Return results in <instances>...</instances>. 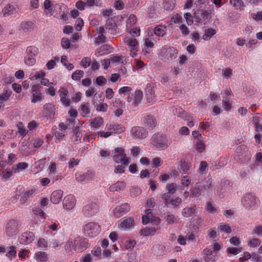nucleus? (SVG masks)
<instances>
[{
	"instance_id": "09e8293b",
	"label": "nucleus",
	"mask_w": 262,
	"mask_h": 262,
	"mask_svg": "<svg viewBox=\"0 0 262 262\" xmlns=\"http://www.w3.org/2000/svg\"><path fill=\"white\" fill-rule=\"evenodd\" d=\"M105 36L103 34H100L95 38V42L96 44H99L105 42Z\"/></svg>"
},
{
	"instance_id": "a18cd8bd",
	"label": "nucleus",
	"mask_w": 262,
	"mask_h": 262,
	"mask_svg": "<svg viewBox=\"0 0 262 262\" xmlns=\"http://www.w3.org/2000/svg\"><path fill=\"white\" fill-rule=\"evenodd\" d=\"M165 219L168 224L174 223L176 220L175 216L173 214H168L165 216Z\"/></svg>"
},
{
	"instance_id": "473e14b6",
	"label": "nucleus",
	"mask_w": 262,
	"mask_h": 262,
	"mask_svg": "<svg viewBox=\"0 0 262 262\" xmlns=\"http://www.w3.org/2000/svg\"><path fill=\"white\" fill-rule=\"evenodd\" d=\"M166 188L168 190V192L169 194L174 193L177 189V185L176 183H170L167 185Z\"/></svg>"
},
{
	"instance_id": "680f3d73",
	"label": "nucleus",
	"mask_w": 262,
	"mask_h": 262,
	"mask_svg": "<svg viewBox=\"0 0 262 262\" xmlns=\"http://www.w3.org/2000/svg\"><path fill=\"white\" fill-rule=\"evenodd\" d=\"M194 18L197 23H201L203 21L202 18L200 15V10H198L194 12Z\"/></svg>"
},
{
	"instance_id": "0eeeda50",
	"label": "nucleus",
	"mask_w": 262,
	"mask_h": 262,
	"mask_svg": "<svg viewBox=\"0 0 262 262\" xmlns=\"http://www.w3.org/2000/svg\"><path fill=\"white\" fill-rule=\"evenodd\" d=\"M130 210V206L127 203H124L115 208L114 211V215L116 217H120L124 214L128 212Z\"/></svg>"
},
{
	"instance_id": "79ce46f5",
	"label": "nucleus",
	"mask_w": 262,
	"mask_h": 262,
	"mask_svg": "<svg viewBox=\"0 0 262 262\" xmlns=\"http://www.w3.org/2000/svg\"><path fill=\"white\" fill-rule=\"evenodd\" d=\"M184 17H185L186 23L188 25H191L193 23L192 15L190 13L187 12L184 14Z\"/></svg>"
},
{
	"instance_id": "dca6fc26",
	"label": "nucleus",
	"mask_w": 262,
	"mask_h": 262,
	"mask_svg": "<svg viewBox=\"0 0 262 262\" xmlns=\"http://www.w3.org/2000/svg\"><path fill=\"white\" fill-rule=\"evenodd\" d=\"M80 107L82 116L84 117H88L90 113V104L88 102L82 103Z\"/></svg>"
},
{
	"instance_id": "f704fd0d",
	"label": "nucleus",
	"mask_w": 262,
	"mask_h": 262,
	"mask_svg": "<svg viewBox=\"0 0 262 262\" xmlns=\"http://www.w3.org/2000/svg\"><path fill=\"white\" fill-rule=\"evenodd\" d=\"M261 243L260 240L258 238H253L248 242V246L251 247L258 246Z\"/></svg>"
},
{
	"instance_id": "9b49d317",
	"label": "nucleus",
	"mask_w": 262,
	"mask_h": 262,
	"mask_svg": "<svg viewBox=\"0 0 262 262\" xmlns=\"http://www.w3.org/2000/svg\"><path fill=\"white\" fill-rule=\"evenodd\" d=\"M135 224L134 219L132 217H128L121 222L120 226L123 230H126L133 227Z\"/></svg>"
},
{
	"instance_id": "e2e57ef3",
	"label": "nucleus",
	"mask_w": 262,
	"mask_h": 262,
	"mask_svg": "<svg viewBox=\"0 0 262 262\" xmlns=\"http://www.w3.org/2000/svg\"><path fill=\"white\" fill-rule=\"evenodd\" d=\"M191 195L193 196L197 197L201 195V189L199 187L193 188L191 190Z\"/></svg>"
},
{
	"instance_id": "5701e85b",
	"label": "nucleus",
	"mask_w": 262,
	"mask_h": 262,
	"mask_svg": "<svg viewBox=\"0 0 262 262\" xmlns=\"http://www.w3.org/2000/svg\"><path fill=\"white\" fill-rule=\"evenodd\" d=\"M216 33V31L213 28H208L205 30V34L202 38L205 40H208Z\"/></svg>"
},
{
	"instance_id": "bf43d9fd",
	"label": "nucleus",
	"mask_w": 262,
	"mask_h": 262,
	"mask_svg": "<svg viewBox=\"0 0 262 262\" xmlns=\"http://www.w3.org/2000/svg\"><path fill=\"white\" fill-rule=\"evenodd\" d=\"M86 6V3H84L82 1H78L76 4V7L77 9L80 10H83Z\"/></svg>"
},
{
	"instance_id": "864d4df0",
	"label": "nucleus",
	"mask_w": 262,
	"mask_h": 262,
	"mask_svg": "<svg viewBox=\"0 0 262 262\" xmlns=\"http://www.w3.org/2000/svg\"><path fill=\"white\" fill-rule=\"evenodd\" d=\"M46 76V73L42 71H40L39 72H36L35 75L32 77V78H34L36 79L39 78H43Z\"/></svg>"
},
{
	"instance_id": "c756f323",
	"label": "nucleus",
	"mask_w": 262,
	"mask_h": 262,
	"mask_svg": "<svg viewBox=\"0 0 262 262\" xmlns=\"http://www.w3.org/2000/svg\"><path fill=\"white\" fill-rule=\"evenodd\" d=\"M84 72L82 70H76L72 75V78L74 80H79L83 76Z\"/></svg>"
},
{
	"instance_id": "6e6552de",
	"label": "nucleus",
	"mask_w": 262,
	"mask_h": 262,
	"mask_svg": "<svg viewBox=\"0 0 262 262\" xmlns=\"http://www.w3.org/2000/svg\"><path fill=\"white\" fill-rule=\"evenodd\" d=\"M40 86L38 84L34 85L32 87V102L36 103L42 99L41 93L40 92Z\"/></svg>"
},
{
	"instance_id": "412c9836",
	"label": "nucleus",
	"mask_w": 262,
	"mask_h": 262,
	"mask_svg": "<svg viewBox=\"0 0 262 262\" xmlns=\"http://www.w3.org/2000/svg\"><path fill=\"white\" fill-rule=\"evenodd\" d=\"M35 192V189H31L25 192L20 199V202L24 204L28 199L33 195Z\"/></svg>"
},
{
	"instance_id": "f3484780",
	"label": "nucleus",
	"mask_w": 262,
	"mask_h": 262,
	"mask_svg": "<svg viewBox=\"0 0 262 262\" xmlns=\"http://www.w3.org/2000/svg\"><path fill=\"white\" fill-rule=\"evenodd\" d=\"M125 186V184L123 182L119 181L111 185L110 189L112 192L118 191L124 189Z\"/></svg>"
},
{
	"instance_id": "58836bf2",
	"label": "nucleus",
	"mask_w": 262,
	"mask_h": 262,
	"mask_svg": "<svg viewBox=\"0 0 262 262\" xmlns=\"http://www.w3.org/2000/svg\"><path fill=\"white\" fill-rule=\"evenodd\" d=\"M230 3L236 9H241L243 6L242 0H230Z\"/></svg>"
},
{
	"instance_id": "4d7b16f0",
	"label": "nucleus",
	"mask_w": 262,
	"mask_h": 262,
	"mask_svg": "<svg viewBox=\"0 0 262 262\" xmlns=\"http://www.w3.org/2000/svg\"><path fill=\"white\" fill-rule=\"evenodd\" d=\"M171 19H172V21L174 23H175V24L180 23H182V16H180L178 14H175L172 17Z\"/></svg>"
},
{
	"instance_id": "39448f33",
	"label": "nucleus",
	"mask_w": 262,
	"mask_h": 262,
	"mask_svg": "<svg viewBox=\"0 0 262 262\" xmlns=\"http://www.w3.org/2000/svg\"><path fill=\"white\" fill-rule=\"evenodd\" d=\"M75 246L74 250L78 252H82L90 246L88 241L85 238H80L74 240Z\"/></svg>"
},
{
	"instance_id": "13d9d810",
	"label": "nucleus",
	"mask_w": 262,
	"mask_h": 262,
	"mask_svg": "<svg viewBox=\"0 0 262 262\" xmlns=\"http://www.w3.org/2000/svg\"><path fill=\"white\" fill-rule=\"evenodd\" d=\"M181 183L183 185L188 187L190 184V180L188 176H184L182 178Z\"/></svg>"
},
{
	"instance_id": "2eb2a0df",
	"label": "nucleus",
	"mask_w": 262,
	"mask_h": 262,
	"mask_svg": "<svg viewBox=\"0 0 262 262\" xmlns=\"http://www.w3.org/2000/svg\"><path fill=\"white\" fill-rule=\"evenodd\" d=\"M62 193L60 190L54 191L51 196V201L52 203L56 204L59 203L61 199Z\"/></svg>"
},
{
	"instance_id": "ea45409f",
	"label": "nucleus",
	"mask_w": 262,
	"mask_h": 262,
	"mask_svg": "<svg viewBox=\"0 0 262 262\" xmlns=\"http://www.w3.org/2000/svg\"><path fill=\"white\" fill-rule=\"evenodd\" d=\"M124 57L120 56H112L111 58V61L113 63H123Z\"/></svg>"
},
{
	"instance_id": "f03ea898",
	"label": "nucleus",
	"mask_w": 262,
	"mask_h": 262,
	"mask_svg": "<svg viewBox=\"0 0 262 262\" xmlns=\"http://www.w3.org/2000/svg\"><path fill=\"white\" fill-rule=\"evenodd\" d=\"M100 231V226L94 223H89L84 227V234L90 237L96 236Z\"/></svg>"
},
{
	"instance_id": "f257e3e1",
	"label": "nucleus",
	"mask_w": 262,
	"mask_h": 262,
	"mask_svg": "<svg viewBox=\"0 0 262 262\" xmlns=\"http://www.w3.org/2000/svg\"><path fill=\"white\" fill-rule=\"evenodd\" d=\"M165 206L169 207L171 205L173 208H177L182 203V199L178 196H172L169 192L164 193L162 196Z\"/></svg>"
},
{
	"instance_id": "49530a36",
	"label": "nucleus",
	"mask_w": 262,
	"mask_h": 262,
	"mask_svg": "<svg viewBox=\"0 0 262 262\" xmlns=\"http://www.w3.org/2000/svg\"><path fill=\"white\" fill-rule=\"evenodd\" d=\"M96 82L99 85H103L106 83V79L103 76H99L96 78Z\"/></svg>"
},
{
	"instance_id": "9d476101",
	"label": "nucleus",
	"mask_w": 262,
	"mask_h": 262,
	"mask_svg": "<svg viewBox=\"0 0 262 262\" xmlns=\"http://www.w3.org/2000/svg\"><path fill=\"white\" fill-rule=\"evenodd\" d=\"M132 132L134 137L136 138L143 139L146 138L147 135V133L145 130L143 128L140 127H134L132 129Z\"/></svg>"
},
{
	"instance_id": "6ab92c4d",
	"label": "nucleus",
	"mask_w": 262,
	"mask_h": 262,
	"mask_svg": "<svg viewBox=\"0 0 262 262\" xmlns=\"http://www.w3.org/2000/svg\"><path fill=\"white\" fill-rule=\"evenodd\" d=\"M145 123L147 126H148L149 128L152 129L154 127H155L157 122L154 117L150 115H147L145 118Z\"/></svg>"
},
{
	"instance_id": "a878e982",
	"label": "nucleus",
	"mask_w": 262,
	"mask_h": 262,
	"mask_svg": "<svg viewBox=\"0 0 262 262\" xmlns=\"http://www.w3.org/2000/svg\"><path fill=\"white\" fill-rule=\"evenodd\" d=\"M14 10V7L13 5L8 4L3 9V12L4 15H10L12 14Z\"/></svg>"
},
{
	"instance_id": "c9c22d12",
	"label": "nucleus",
	"mask_w": 262,
	"mask_h": 262,
	"mask_svg": "<svg viewBox=\"0 0 262 262\" xmlns=\"http://www.w3.org/2000/svg\"><path fill=\"white\" fill-rule=\"evenodd\" d=\"M16 251L15 250V247L14 246H10L9 247V250L8 251V253L6 255L10 258V259H12L13 258L16 256Z\"/></svg>"
},
{
	"instance_id": "423d86ee",
	"label": "nucleus",
	"mask_w": 262,
	"mask_h": 262,
	"mask_svg": "<svg viewBox=\"0 0 262 262\" xmlns=\"http://www.w3.org/2000/svg\"><path fill=\"white\" fill-rule=\"evenodd\" d=\"M125 42L127 43L130 51V55L134 57L137 55V52L138 51V42L135 38H126Z\"/></svg>"
},
{
	"instance_id": "2f4dec72",
	"label": "nucleus",
	"mask_w": 262,
	"mask_h": 262,
	"mask_svg": "<svg viewBox=\"0 0 262 262\" xmlns=\"http://www.w3.org/2000/svg\"><path fill=\"white\" fill-rule=\"evenodd\" d=\"M75 246L74 241H68L64 246L65 250L67 253H70L74 249Z\"/></svg>"
},
{
	"instance_id": "7ed1b4c3",
	"label": "nucleus",
	"mask_w": 262,
	"mask_h": 262,
	"mask_svg": "<svg viewBox=\"0 0 262 262\" xmlns=\"http://www.w3.org/2000/svg\"><path fill=\"white\" fill-rule=\"evenodd\" d=\"M169 143L166 136L163 134H157L154 135L153 145L157 148H165L169 146Z\"/></svg>"
},
{
	"instance_id": "aec40b11",
	"label": "nucleus",
	"mask_w": 262,
	"mask_h": 262,
	"mask_svg": "<svg viewBox=\"0 0 262 262\" xmlns=\"http://www.w3.org/2000/svg\"><path fill=\"white\" fill-rule=\"evenodd\" d=\"M91 125L93 128H99L103 123V119L101 117H98L94 118L93 120L91 119Z\"/></svg>"
},
{
	"instance_id": "0e129e2a",
	"label": "nucleus",
	"mask_w": 262,
	"mask_h": 262,
	"mask_svg": "<svg viewBox=\"0 0 262 262\" xmlns=\"http://www.w3.org/2000/svg\"><path fill=\"white\" fill-rule=\"evenodd\" d=\"M180 29L182 33L185 35H188L189 33L188 28L184 24L181 25L180 26Z\"/></svg>"
},
{
	"instance_id": "69168bd1",
	"label": "nucleus",
	"mask_w": 262,
	"mask_h": 262,
	"mask_svg": "<svg viewBox=\"0 0 262 262\" xmlns=\"http://www.w3.org/2000/svg\"><path fill=\"white\" fill-rule=\"evenodd\" d=\"M37 52V49L35 47L31 46L27 48V52L28 54L34 56Z\"/></svg>"
},
{
	"instance_id": "c85d7f7f",
	"label": "nucleus",
	"mask_w": 262,
	"mask_h": 262,
	"mask_svg": "<svg viewBox=\"0 0 262 262\" xmlns=\"http://www.w3.org/2000/svg\"><path fill=\"white\" fill-rule=\"evenodd\" d=\"M166 27L162 25L157 26L155 29V34L159 36H163L165 34Z\"/></svg>"
},
{
	"instance_id": "774afa93",
	"label": "nucleus",
	"mask_w": 262,
	"mask_h": 262,
	"mask_svg": "<svg viewBox=\"0 0 262 262\" xmlns=\"http://www.w3.org/2000/svg\"><path fill=\"white\" fill-rule=\"evenodd\" d=\"M251 15L252 18L255 20H262V12H258L256 14H252Z\"/></svg>"
},
{
	"instance_id": "ddd939ff",
	"label": "nucleus",
	"mask_w": 262,
	"mask_h": 262,
	"mask_svg": "<svg viewBox=\"0 0 262 262\" xmlns=\"http://www.w3.org/2000/svg\"><path fill=\"white\" fill-rule=\"evenodd\" d=\"M107 129L111 130L113 133L120 134L125 131V127L118 124H110Z\"/></svg>"
},
{
	"instance_id": "bb28decb",
	"label": "nucleus",
	"mask_w": 262,
	"mask_h": 262,
	"mask_svg": "<svg viewBox=\"0 0 262 262\" xmlns=\"http://www.w3.org/2000/svg\"><path fill=\"white\" fill-rule=\"evenodd\" d=\"M134 104L137 105L140 102L143 97V93L140 90H137L135 93Z\"/></svg>"
},
{
	"instance_id": "a211bd4d",
	"label": "nucleus",
	"mask_w": 262,
	"mask_h": 262,
	"mask_svg": "<svg viewBox=\"0 0 262 262\" xmlns=\"http://www.w3.org/2000/svg\"><path fill=\"white\" fill-rule=\"evenodd\" d=\"M156 229L154 227H145L141 229L140 231L141 235L143 236H149L150 235H154L156 232Z\"/></svg>"
},
{
	"instance_id": "393cba45",
	"label": "nucleus",
	"mask_w": 262,
	"mask_h": 262,
	"mask_svg": "<svg viewBox=\"0 0 262 262\" xmlns=\"http://www.w3.org/2000/svg\"><path fill=\"white\" fill-rule=\"evenodd\" d=\"M200 15L202 18V20L205 21L206 20L210 19L212 16L211 11L200 10Z\"/></svg>"
},
{
	"instance_id": "72a5a7b5",
	"label": "nucleus",
	"mask_w": 262,
	"mask_h": 262,
	"mask_svg": "<svg viewBox=\"0 0 262 262\" xmlns=\"http://www.w3.org/2000/svg\"><path fill=\"white\" fill-rule=\"evenodd\" d=\"M91 63V59L90 57H85L82 58L80 62V65L84 68L89 67Z\"/></svg>"
},
{
	"instance_id": "b1692460",
	"label": "nucleus",
	"mask_w": 262,
	"mask_h": 262,
	"mask_svg": "<svg viewBox=\"0 0 262 262\" xmlns=\"http://www.w3.org/2000/svg\"><path fill=\"white\" fill-rule=\"evenodd\" d=\"M21 29L24 31H31L33 29V23L32 21H24L20 25Z\"/></svg>"
},
{
	"instance_id": "a19ab883",
	"label": "nucleus",
	"mask_w": 262,
	"mask_h": 262,
	"mask_svg": "<svg viewBox=\"0 0 262 262\" xmlns=\"http://www.w3.org/2000/svg\"><path fill=\"white\" fill-rule=\"evenodd\" d=\"M44 8L45 10H47L48 13H52L53 11V7L50 0H46L44 2Z\"/></svg>"
},
{
	"instance_id": "de8ad7c7",
	"label": "nucleus",
	"mask_w": 262,
	"mask_h": 262,
	"mask_svg": "<svg viewBox=\"0 0 262 262\" xmlns=\"http://www.w3.org/2000/svg\"><path fill=\"white\" fill-rule=\"evenodd\" d=\"M220 229L221 231L226 232V233H230L231 232V228L229 225L227 224L221 225L220 226Z\"/></svg>"
},
{
	"instance_id": "338daca9",
	"label": "nucleus",
	"mask_w": 262,
	"mask_h": 262,
	"mask_svg": "<svg viewBox=\"0 0 262 262\" xmlns=\"http://www.w3.org/2000/svg\"><path fill=\"white\" fill-rule=\"evenodd\" d=\"M83 21L82 19L78 18L76 21V29L77 30H80L81 27L83 26Z\"/></svg>"
},
{
	"instance_id": "4be33fe9",
	"label": "nucleus",
	"mask_w": 262,
	"mask_h": 262,
	"mask_svg": "<svg viewBox=\"0 0 262 262\" xmlns=\"http://www.w3.org/2000/svg\"><path fill=\"white\" fill-rule=\"evenodd\" d=\"M195 206L191 207L185 208L182 211V214L186 217L192 216L195 213Z\"/></svg>"
},
{
	"instance_id": "20e7f679",
	"label": "nucleus",
	"mask_w": 262,
	"mask_h": 262,
	"mask_svg": "<svg viewBox=\"0 0 262 262\" xmlns=\"http://www.w3.org/2000/svg\"><path fill=\"white\" fill-rule=\"evenodd\" d=\"M18 223L14 220H10L6 225V232L9 236H12L18 232Z\"/></svg>"
},
{
	"instance_id": "7c9ffc66",
	"label": "nucleus",
	"mask_w": 262,
	"mask_h": 262,
	"mask_svg": "<svg viewBox=\"0 0 262 262\" xmlns=\"http://www.w3.org/2000/svg\"><path fill=\"white\" fill-rule=\"evenodd\" d=\"M12 94L11 90H5L4 93L0 95V100L1 101H6L7 100Z\"/></svg>"
},
{
	"instance_id": "6e6d98bb",
	"label": "nucleus",
	"mask_w": 262,
	"mask_h": 262,
	"mask_svg": "<svg viewBox=\"0 0 262 262\" xmlns=\"http://www.w3.org/2000/svg\"><path fill=\"white\" fill-rule=\"evenodd\" d=\"M38 246L40 248H46L48 246L47 241L43 238H39L38 241Z\"/></svg>"
},
{
	"instance_id": "8fccbe9b",
	"label": "nucleus",
	"mask_w": 262,
	"mask_h": 262,
	"mask_svg": "<svg viewBox=\"0 0 262 262\" xmlns=\"http://www.w3.org/2000/svg\"><path fill=\"white\" fill-rule=\"evenodd\" d=\"M253 232L258 236H262V226L258 225L255 226L253 229Z\"/></svg>"
},
{
	"instance_id": "4468645a",
	"label": "nucleus",
	"mask_w": 262,
	"mask_h": 262,
	"mask_svg": "<svg viewBox=\"0 0 262 262\" xmlns=\"http://www.w3.org/2000/svg\"><path fill=\"white\" fill-rule=\"evenodd\" d=\"M113 159L116 163H119L121 162L124 165H127L129 163L125 154L115 155L113 156Z\"/></svg>"
},
{
	"instance_id": "37998d69",
	"label": "nucleus",
	"mask_w": 262,
	"mask_h": 262,
	"mask_svg": "<svg viewBox=\"0 0 262 262\" xmlns=\"http://www.w3.org/2000/svg\"><path fill=\"white\" fill-rule=\"evenodd\" d=\"M241 249H238L235 247H229L227 249V252L229 254L236 255L241 252Z\"/></svg>"
},
{
	"instance_id": "e433bc0d",
	"label": "nucleus",
	"mask_w": 262,
	"mask_h": 262,
	"mask_svg": "<svg viewBox=\"0 0 262 262\" xmlns=\"http://www.w3.org/2000/svg\"><path fill=\"white\" fill-rule=\"evenodd\" d=\"M196 150L199 152H202L205 149V145L201 141H198L195 145Z\"/></svg>"
},
{
	"instance_id": "3c124183",
	"label": "nucleus",
	"mask_w": 262,
	"mask_h": 262,
	"mask_svg": "<svg viewBox=\"0 0 262 262\" xmlns=\"http://www.w3.org/2000/svg\"><path fill=\"white\" fill-rule=\"evenodd\" d=\"M114 91L111 88H107L105 91V97L108 99H111L113 97Z\"/></svg>"
},
{
	"instance_id": "f8f14e48",
	"label": "nucleus",
	"mask_w": 262,
	"mask_h": 262,
	"mask_svg": "<svg viewBox=\"0 0 262 262\" xmlns=\"http://www.w3.org/2000/svg\"><path fill=\"white\" fill-rule=\"evenodd\" d=\"M75 199L72 195H68L64 198L63 200V206L67 209H72L75 205Z\"/></svg>"
},
{
	"instance_id": "5fc2aeb1",
	"label": "nucleus",
	"mask_w": 262,
	"mask_h": 262,
	"mask_svg": "<svg viewBox=\"0 0 262 262\" xmlns=\"http://www.w3.org/2000/svg\"><path fill=\"white\" fill-rule=\"evenodd\" d=\"M61 46L64 49H68L70 46V41L68 38H63L61 40Z\"/></svg>"
},
{
	"instance_id": "603ef678",
	"label": "nucleus",
	"mask_w": 262,
	"mask_h": 262,
	"mask_svg": "<svg viewBox=\"0 0 262 262\" xmlns=\"http://www.w3.org/2000/svg\"><path fill=\"white\" fill-rule=\"evenodd\" d=\"M79 162V160L78 159L72 158L70 159L69 162V168H73L75 166L77 165Z\"/></svg>"
},
{
	"instance_id": "c03bdc74",
	"label": "nucleus",
	"mask_w": 262,
	"mask_h": 262,
	"mask_svg": "<svg viewBox=\"0 0 262 262\" xmlns=\"http://www.w3.org/2000/svg\"><path fill=\"white\" fill-rule=\"evenodd\" d=\"M108 105L106 103H99L97 105L96 110L98 112H106L107 111Z\"/></svg>"
},
{
	"instance_id": "052dcab7",
	"label": "nucleus",
	"mask_w": 262,
	"mask_h": 262,
	"mask_svg": "<svg viewBox=\"0 0 262 262\" xmlns=\"http://www.w3.org/2000/svg\"><path fill=\"white\" fill-rule=\"evenodd\" d=\"M136 243L135 241H126L125 244V248L126 249H132L136 245Z\"/></svg>"
},
{
	"instance_id": "4c0bfd02",
	"label": "nucleus",
	"mask_w": 262,
	"mask_h": 262,
	"mask_svg": "<svg viewBox=\"0 0 262 262\" xmlns=\"http://www.w3.org/2000/svg\"><path fill=\"white\" fill-rule=\"evenodd\" d=\"M18 133L23 136H25L27 134V131L25 127L23 124V123L19 122L18 125Z\"/></svg>"
},
{
	"instance_id": "cd10ccee",
	"label": "nucleus",
	"mask_w": 262,
	"mask_h": 262,
	"mask_svg": "<svg viewBox=\"0 0 262 262\" xmlns=\"http://www.w3.org/2000/svg\"><path fill=\"white\" fill-rule=\"evenodd\" d=\"M37 260L41 262H46L48 260V256L46 252L43 251L38 252L36 254Z\"/></svg>"
},
{
	"instance_id": "1a4fd4ad",
	"label": "nucleus",
	"mask_w": 262,
	"mask_h": 262,
	"mask_svg": "<svg viewBox=\"0 0 262 262\" xmlns=\"http://www.w3.org/2000/svg\"><path fill=\"white\" fill-rule=\"evenodd\" d=\"M34 238V235L31 232L24 233L19 238V242L23 244H28L31 243Z\"/></svg>"
}]
</instances>
